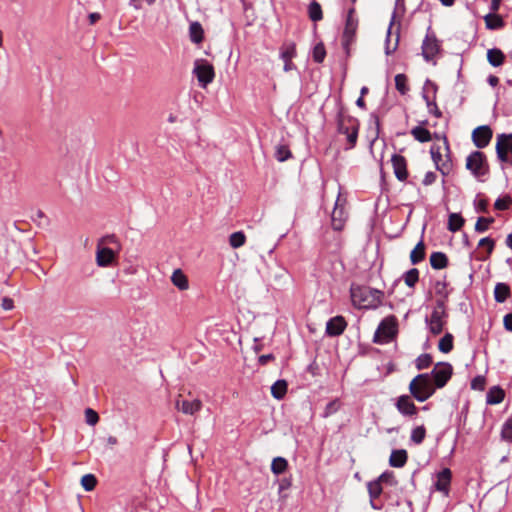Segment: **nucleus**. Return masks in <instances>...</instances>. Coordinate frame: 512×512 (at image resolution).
Listing matches in <instances>:
<instances>
[{
	"mask_svg": "<svg viewBox=\"0 0 512 512\" xmlns=\"http://www.w3.org/2000/svg\"><path fill=\"white\" fill-rule=\"evenodd\" d=\"M350 297L352 304L357 309H377L383 303L384 292L363 285H354L350 287Z\"/></svg>",
	"mask_w": 512,
	"mask_h": 512,
	"instance_id": "f257e3e1",
	"label": "nucleus"
},
{
	"mask_svg": "<svg viewBox=\"0 0 512 512\" xmlns=\"http://www.w3.org/2000/svg\"><path fill=\"white\" fill-rule=\"evenodd\" d=\"M336 123L338 133L346 135L348 142L346 149L354 148L358 139L359 122L356 118L346 114V109L341 103L338 104Z\"/></svg>",
	"mask_w": 512,
	"mask_h": 512,
	"instance_id": "f03ea898",
	"label": "nucleus"
},
{
	"mask_svg": "<svg viewBox=\"0 0 512 512\" xmlns=\"http://www.w3.org/2000/svg\"><path fill=\"white\" fill-rule=\"evenodd\" d=\"M436 391L433 380L428 373H421L415 376L409 384V392L418 402H425Z\"/></svg>",
	"mask_w": 512,
	"mask_h": 512,
	"instance_id": "7ed1b4c3",
	"label": "nucleus"
},
{
	"mask_svg": "<svg viewBox=\"0 0 512 512\" xmlns=\"http://www.w3.org/2000/svg\"><path fill=\"white\" fill-rule=\"evenodd\" d=\"M466 169L479 180L486 176L489 173L486 155L481 151L471 152L466 159Z\"/></svg>",
	"mask_w": 512,
	"mask_h": 512,
	"instance_id": "20e7f679",
	"label": "nucleus"
},
{
	"mask_svg": "<svg viewBox=\"0 0 512 512\" xmlns=\"http://www.w3.org/2000/svg\"><path fill=\"white\" fill-rule=\"evenodd\" d=\"M355 9L350 8L347 13L345 27L342 34V46L348 56L350 54V45L355 41L358 27V19L354 16Z\"/></svg>",
	"mask_w": 512,
	"mask_h": 512,
	"instance_id": "39448f33",
	"label": "nucleus"
},
{
	"mask_svg": "<svg viewBox=\"0 0 512 512\" xmlns=\"http://www.w3.org/2000/svg\"><path fill=\"white\" fill-rule=\"evenodd\" d=\"M429 374L433 380L434 388L440 389L451 379L453 367L448 362H438Z\"/></svg>",
	"mask_w": 512,
	"mask_h": 512,
	"instance_id": "423d86ee",
	"label": "nucleus"
},
{
	"mask_svg": "<svg viewBox=\"0 0 512 512\" xmlns=\"http://www.w3.org/2000/svg\"><path fill=\"white\" fill-rule=\"evenodd\" d=\"M193 73L195 74L199 85L203 88L210 84L215 76L213 66L205 60L195 61Z\"/></svg>",
	"mask_w": 512,
	"mask_h": 512,
	"instance_id": "0eeeda50",
	"label": "nucleus"
},
{
	"mask_svg": "<svg viewBox=\"0 0 512 512\" xmlns=\"http://www.w3.org/2000/svg\"><path fill=\"white\" fill-rule=\"evenodd\" d=\"M422 56L426 62L434 60L435 56L440 51V44L435 34L428 28L426 36L422 42Z\"/></svg>",
	"mask_w": 512,
	"mask_h": 512,
	"instance_id": "6e6552de",
	"label": "nucleus"
},
{
	"mask_svg": "<svg viewBox=\"0 0 512 512\" xmlns=\"http://www.w3.org/2000/svg\"><path fill=\"white\" fill-rule=\"evenodd\" d=\"M496 155L500 162H508L509 154L512 155V133L497 135Z\"/></svg>",
	"mask_w": 512,
	"mask_h": 512,
	"instance_id": "1a4fd4ad",
	"label": "nucleus"
},
{
	"mask_svg": "<svg viewBox=\"0 0 512 512\" xmlns=\"http://www.w3.org/2000/svg\"><path fill=\"white\" fill-rule=\"evenodd\" d=\"M492 136V129L488 125H482L473 130L472 141L477 148L483 149L489 145Z\"/></svg>",
	"mask_w": 512,
	"mask_h": 512,
	"instance_id": "9d476101",
	"label": "nucleus"
},
{
	"mask_svg": "<svg viewBox=\"0 0 512 512\" xmlns=\"http://www.w3.org/2000/svg\"><path fill=\"white\" fill-rule=\"evenodd\" d=\"M395 406L398 412L405 417H412L417 414V407L409 395H401L397 398Z\"/></svg>",
	"mask_w": 512,
	"mask_h": 512,
	"instance_id": "9b49d317",
	"label": "nucleus"
},
{
	"mask_svg": "<svg viewBox=\"0 0 512 512\" xmlns=\"http://www.w3.org/2000/svg\"><path fill=\"white\" fill-rule=\"evenodd\" d=\"M347 327V322L343 316L330 318L326 323V335L336 337L341 335Z\"/></svg>",
	"mask_w": 512,
	"mask_h": 512,
	"instance_id": "f8f14e48",
	"label": "nucleus"
},
{
	"mask_svg": "<svg viewBox=\"0 0 512 512\" xmlns=\"http://www.w3.org/2000/svg\"><path fill=\"white\" fill-rule=\"evenodd\" d=\"M391 162L395 177L401 182L406 181L408 178V171L405 157L399 154H393Z\"/></svg>",
	"mask_w": 512,
	"mask_h": 512,
	"instance_id": "ddd939ff",
	"label": "nucleus"
},
{
	"mask_svg": "<svg viewBox=\"0 0 512 512\" xmlns=\"http://www.w3.org/2000/svg\"><path fill=\"white\" fill-rule=\"evenodd\" d=\"M447 314H440L438 312L432 311L431 316L426 317L425 322L428 325L429 331L433 335H439L442 333L444 325L446 323L445 318Z\"/></svg>",
	"mask_w": 512,
	"mask_h": 512,
	"instance_id": "4468645a",
	"label": "nucleus"
},
{
	"mask_svg": "<svg viewBox=\"0 0 512 512\" xmlns=\"http://www.w3.org/2000/svg\"><path fill=\"white\" fill-rule=\"evenodd\" d=\"M452 473L449 468H443L437 473V480L434 487L437 491L442 492L445 496L449 495Z\"/></svg>",
	"mask_w": 512,
	"mask_h": 512,
	"instance_id": "2eb2a0df",
	"label": "nucleus"
},
{
	"mask_svg": "<svg viewBox=\"0 0 512 512\" xmlns=\"http://www.w3.org/2000/svg\"><path fill=\"white\" fill-rule=\"evenodd\" d=\"M296 56V46L294 43L286 44L281 48L280 58L284 61L283 70L289 72L296 68L292 59Z\"/></svg>",
	"mask_w": 512,
	"mask_h": 512,
	"instance_id": "dca6fc26",
	"label": "nucleus"
},
{
	"mask_svg": "<svg viewBox=\"0 0 512 512\" xmlns=\"http://www.w3.org/2000/svg\"><path fill=\"white\" fill-rule=\"evenodd\" d=\"M177 410L181 411L186 415H194L202 408V402L199 399H194L192 401L189 400H177L176 401Z\"/></svg>",
	"mask_w": 512,
	"mask_h": 512,
	"instance_id": "f3484780",
	"label": "nucleus"
},
{
	"mask_svg": "<svg viewBox=\"0 0 512 512\" xmlns=\"http://www.w3.org/2000/svg\"><path fill=\"white\" fill-rule=\"evenodd\" d=\"M114 252L108 247H97L96 261L100 267L109 266L114 260Z\"/></svg>",
	"mask_w": 512,
	"mask_h": 512,
	"instance_id": "a211bd4d",
	"label": "nucleus"
},
{
	"mask_svg": "<svg viewBox=\"0 0 512 512\" xmlns=\"http://www.w3.org/2000/svg\"><path fill=\"white\" fill-rule=\"evenodd\" d=\"M408 459L407 451L404 449H397L393 450L391 452L390 458H389V464L392 467L395 468H401L403 467Z\"/></svg>",
	"mask_w": 512,
	"mask_h": 512,
	"instance_id": "6ab92c4d",
	"label": "nucleus"
},
{
	"mask_svg": "<svg viewBox=\"0 0 512 512\" xmlns=\"http://www.w3.org/2000/svg\"><path fill=\"white\" fill-rule=\"evenodd\" d=\"M511 294V290L508 284L498 282L494 288V299L498 303H504Z\"/></svg>",
	"mask_w": 512,
	"mask_h": 512,
	"instance_id": "aec40b11",
	"label": "nucleus"
},
{
	"mask_svg": "<svg viewBox=\"0 0 512 512\" xmlns=\"http://www.w3.org/2000/svg\"><path fill=\"white\" fill-rule=\"evenodd\" d=\"M504 397V390L499 386H493L486 394V403L489 405H496L501 403Z\"/></svg>",
	"mask_w": 512,
	"mask_h": 512,
	"instance_id": "412c9836",
	"label": "nucleus"
},
{
	"mask_svg": "<svg viewBox=\"0 0 512 512\" xmlns=\"http://www.w3.org/2000/svg\"><path fill=\"white\" fill-rule=\"evenodd\" d=\"M448 262V257L443 252H433L430 255V265L433 269H444L448 266Z\"/></svg>",
	"mask_w": 512,
	"mask_h": 512,
	"instance_id": "4be33fe9",
	"label": "nucleus"
},
{
	"mask_svg": "<svg viewBox=\"0 0 512 512\" xmlns=\"http://www.w3.org/2000/svg\"><path fill=\"white\" fill-rule=\"evenodd\" d=\"M171 281L179 290L184 291L189 288V282L186 275L180 269H176L171 276Z\"/></svg>",
	"mask_w": 512,
	"mask_h": 512,
	"instance_id": "5701e85b",
	"label": "nucleus"
},
{
	"mask_svg": "<svg viewBox=\"0 0 512 512\" xmlns=\"http://www.w3.org/2000/svg\"><path fill=\"white\" fill-rule=\"evenodd\" d=\"M505 59L504 53L498 48H492L487 51V60L493 67H499Z\"/></svg>",
	"mask_w": 512,
	"mask_h": 512,
	"instance_id": "b1692460",
	"label": "nucleus"
},
{
	"mask_svg": "<svg viewBox=\"0 0 512 512\" xmlns=\"http://www.w3.org/2000/svg\"><path fill=\"white\" fill-rule=\"evenodd\" d=\"M189 36H190V40L193 43L199 44L203 41L204 30L202 28V25L199 22L195 21L190 24Z\"/></svg>",
	"mask_w": 512,
	"mask_h": 512,
	"instance_id": "393cba45",
	"label": "nucleus"
},
{
	"mask_svg": "<svg viewBox=\"0 0 512 512\" xmlns=\"http://www.w3.org/2000/svg\"><path fill=\"white\" fill-rule=\"evenodd\" d=\"M425 259V244L421 239L410 253V261L413 265L419 264Z\"/></svg>",
	"mask_w": 512,
	"mask_h": 512,
	"instance_id": "a878e982",
	"label": "nucleus"
},
{
	"mask_svg": "<svg viewBox=\"0 0 512 512\" xmlns=\"http://www.w3.org/2000/svg\"><path fill=\"white\" fill-rule=\"evenodd\" d=\"M332 226L334 230H341L344 225L345 217L344 210L338 207L337 202L335 203V207L332 211L331 215Z\"/></svg>",
	"mask_w": 512,
	"mask_h": 512,
	"instance_id": "bb28decb",
	"label": "nucleus"
},
{
	"mask_svg": "<svg viewBox=\"0 0 512 512\" xmlns=\"http://www.w3.org/2000/svg\"><path fill=\"white\" fill-rule=\"evenodd\" d=\"M411 135L420 143H426L432 140L430 131L420 125L411 129Z\"/></svg>",
	"mask_w": 512,
	"mask_h": 512,
	"instance_id": "cd10ccee",
	"label": "nucleus"
},
{
	"mask_svg": "<svg viewBox=\"0 0 512 512\" xmlns=\"http://www.w3.org/2000/svg\"><path fill=\"white\" fill-rule=\"evenodd\" d=\"M286 392L287 382L285 380H277L271 386V394L277 400H281L285 396Z\"/></svg>",
	"mask_w": 512,
	"mask_h": 512,
	"instance_id": "c85d7f7f",
	"label": "nucleus"
},
{
	"mask_svg": "<svg viewBox=\"0 0 512 512\" xmlns=\"http://www.w3.org/2000/svg\"><path fill=\"white\" fill-rule=\"evenodd\" d=\"M464 225V218L458 213H451L448 218L447 228L451 232H456Z\"/></svg>",
	"mask_w": 512,
	"mask_h": 512,
	"instance_id": "c756f323",
	"label": "nucleus"
},
{
	"mask_svg": "<svg viewBox=\"0 0 512 512\" xmlns=\"http://www.w3.org/2000/svg\"><path fill=\"white\" fill-rule=\"evenodd\" d=\"M394 19H395V13L392 16L390 25H389L388 30H387L386 44H385V54L386 55H391L392 53H394L396 51L397 47H398V44H399V31H397V36H396V39H395L394 46L390 47L391 28H392V25L394 23Z\"/></svg>",
	"mask_w": 512,
	"mask_h": 512,
	"instance_id": "7c9ffc66",
	"label": "nucleus"
},
{
	"mask_svg": "<svg viewBox=\"0 0 512 512\" xmlns=\"http://www.w3.org/2000/svg\"><path fill=\"white\" fill-rule=\"evenodd\" d=\"M308 15L313 22H318L323 18L321 5L317 1H312L308 6Z\"/></svg>",
	"mask_w": 512,
	"mask_h": 512,
	"instance_id": "2f4dec72",
	"label": "nucleus"
},
{
	"mask_svg": "<svg viewBox=\"0 0 512 512\" xmlns=\"http://www.w3.org/2000/svg\"><path fill=\"white\" fill-rule=\"evenodd\" d=\"M288 467V461L283 457H275L271 463V471L275 475H280L286 471Z\"/></svg>",
	"mask_w": 512,
	"mask_h": 512,
	"instance_id": "473e14b6",
	"label": "nucleus"
},
{
	"mask_svg": "<svg viewBox=\"0 0 512 512\" xmlns=\"http://www.w3.org/2000/svg\"><path fill=\"white\" fill-rule=\"evenodd\" d=\"M402 278L409 288H413L419 281V270L417 268H411L403 274Z\"/></svg>",
	"mask_w": 512,
	"mask_h": 512,
	"instance_id": "72a5a7b5",
	"label": "nucleus"
},
{
	"mask_svg": "<svg viewBox=\"0 0 512 512\" xmlns=\"http://www.w3.org/2000/svg\"><path fill=\"white\" fill-rule=\"evenodd\" d=\"M484 19L488 29H499L504 25L503 19L497 14L490 13Z\"/></svg>",
	"mask_w": 512,
	"mask_h": 512,
	"instance_id": "f704fd0d",
	"label": "nucleus"
},
{
	"mask_svg": "<svg viewBox=\"0 0 512 512\" xmlns=\"http://www.w3.org/2000/svg\"><path fill=\"white\" fill-rule=\"evenodd\" d=\"M438 349L442 353H449L453 349V335L446 333L438 343Z\"/></svg>",
	"mask_w": 512,
	"mask_h": 512,
	"instance_id": "c9c22d12",
	"label": "nucleus"
},
{
	"mask_svg": "<svg viewBox=\"0 0 512 512\" xmlns=\"http://www.w3.org/2000/svg\"><path fill=\"white\" fill-rule=\"evenodd\" d=\"M425 436H426V429L423 425H421V426L414 428L411 431L410 440L414 444L419 445L424 441Z\"/></svg>",
	"mask_w": 512,
	"mask_h": 512,
	"instance_id": "e433bc0d",
	"label": "nucleus"
},
{
	"mask_svg": "<svg viewBox=\"0 0 512 512\" xmlns=\"http://www.w3.org/2000/svg\"><path fill=\"white\" fill-rule=\"evenodd\" d=\"M395 87L401 95H405L408 92L409 87L407 85V77L405 74L400 73L395 76Z\"/></svg>",
	"mask_w": 512,
	"mask_h": 512,
	"instance_id": "4c0bfd02",
	"label": "nucleus"
},
{
	"mask_svg": "<svg viewBox=\"0 0 512 512\" xmlns=\"http://www.w3.org/2000/svg\"><path fill=\"white\" fill-rule=\"evenodd\" d=\"M367 489L371 500L377 499L382 493V485L380 484V481H377V479L368 482Z\"/></svg>",
	"mask_w": 512,
	"mask_h": 512,
	"instance_id": "58836bf2",
	"label": "nucleus"
},
{
	"mask_svg": "<svg viewBox=\"0 0 512 512\" xmlns=\"http://www.w3.org/2000/svg\"><path fill=\"white\" fill-rule=\"evenodd\" d=\"M246 236L242 231L234 232L229 237V243L233 248H239L245 244Z\"/></svg>",
	"mask_w": 512,
	"mask_h": 512,
	"instance_id": "ea45409f",
	"label": "nucleus"
},
{
	"mask_svg": "<svg viewBox=\"0 0 512 512\" xmlns=\"http://www.w3.org/2000/svg\"><path fill=\"white\" fill-rule=\"evenodd\" d=\"M501 438L506 442L512 443V416L509 417L502 425Z\"/></svg>",
	"mask_w": 512,
	"mask_h": 512,
	"instance_id": "a19ab883",
	"label": "nucleus"
},
{
	"mask_svg": "<svg viewBox=\"0 0 512 512\" xmlns=\"http://www.w3.org/2000/svg\"><path fill=\"white\" fill-rule=\"evenodd\" d=\"M493 222L494 218L492 217H479L475 224V231L478 233L486 232Z\"/></svg>",
	"mask_w": 512,
	"mask_h": 512,
	"instance_id": "79ce46f5",
	"label": "nucleus"
},
{
	"mask_svg": "<svg viewBox=\"0 0 512 512\" xmlns=\"http://www.w3.org/2000/svg\"><path fill=\"white\" fill-rule=\"evenodd\" d=\"M432 356L428 353L419 355L415 360V366L418 370L428 368L432 364Z\"/></svg>",
	"mask_w": 512,
	"mask_h": 512,
	"instance_id": "37998d69",
	"label": "nucleus"
},
{
	"mask_svg": "<svg viewBox=\"0 0 512 512\" xmlns=\"http://www.w3.org/2000/svg\"><path fill=\"white\" fill-rule=\"evenodd\" d=\"M340 401L338 399H334L326 404L324 411L322 413L323 418H327L333 414H335L340 409Z\"/></svg>",
	"mask_w": 512,
	"mask_h": 512,
	"instance_id": "c03bdc74",
	"label": "nucleus"
},
{
	"mask_svg": "<svg viewBox=\"0 0 512 512\" xmlns=\"http://www.w3.org/2000/svg\"><path fill=\"white\" fill-rule=\"evenodd\" d=\"M326 56V50L323 43H318L313 49V60L316 63H322Z\"/></svg>",
	"mask_w": 512,
	"mask_h": 512,
	"instance_id": "a18cd8bd",
	"label": "nucleus"
},
{
	"mask_svg": "<svg viewBox=\"0 0 512 512\" xmlns=\"http://www.w3.org/2000/svg\"><path fill=\"white\" fill-rule=\"evenodd\" d=\"M97 484V479L93 474H86L81 479V485L85 491H92Z\"/></svg>",
	"mask_w": 512,
	"mask_h": 512,
	"instance_id": "49530a36",
	"label": "nucleus"
},
{
	"mask_svg": "<svg viewBox=\"0 0 512 512\" xmlns=\"http://www.w3.org/2000/svg\"><path fill=\"white\" fill-rule=\"evenodd\" d=\"M511 204H512V198L510 196L506 195L502 198L501 197L497 198L494 203V207L496 210L505 211L510 208Z\"/></svg>",
	"mask_w": 512,
	"mask_h": 512,
	"instance_id": "de8ad7c7",
	"label": "nucleus"
},
{
	"mask_svg": "<svg viewBox=\"0 0 512 512\" xmlns=\"http://www.w3.org/2000/svg\"><path fill=\"white\" fill-rule=\"evenodd\" d=\"M291 156H292L291 151L289 150V148L287 146H285V145L277 146L276 152H275V158L279 162H284L287 159H289Z\"/></svg>",
	"mask_w": 512,
	"mask_h": 512,
	"instance_id": "09e8293b",
	"label": "nucleus"
},
{
	"mask_svg": "<svg viewBox=\"0 0 512 512\" xmlns=\"http://www.w3.org/2000/svg\"><path fill=\"white\" fill-rule=\"evenodd\" d=\"M377 481H380V484H386L390 486H396L398 484V481L396 480L393 472L386 471L382 473L378 478Z\"/></svg>",
	"mask_w": 512,
	"mask_h": 512,
	"instance_id": "8fccbe9b",
	"label": "nucleus"
},
{
	"mask_svg": "<svg viewBox=\"0 0 512 512\" xmlns=\"http://www.w3.org/2000/svg\"><path fill=\"white\" fill-rule=\"evenodd\" d=\"M435 293L438 297H442L444 299H448L449 291L447 290V284L445 281H436L435 283Z\"/></svg>",
	"mask_w": 512,
	"mask_h": 512,
	"instance_id": "3c124183",
	"label": "nucleus"
},
{
	"mask_svg": "<svg viewBox=\"0 0 512 512\" xmlns=\"http://www.w3.org/2000/svg\"><path fill=\"white\" fill-rule=\"evenodd\" d=\"M85 416H86V422L89 425H95L99 420L98 414L91 408L86 409Z\"/></svg>",
	"mask_w": 512,
	"mask_h": 512,
	"instance_id": "603ef678",
	"label": "nucleus"
},
{
	"mask_svg": "<svg viewBox=\"0 0 512 512\" xmlns=\"http://www.w3.org/2000/svg\"><path fill=\"white\" fill-rule=\"evenodd\" d=\"M451 168H452V164L450 162V160H446V161H443V162H440V164H438L436 166V169L443 175V176H447L450 171H451Z\"/></svg>",
	"mask_w": 512,
	"mask_h": 512,
	"instance_id": "864d4df0",
	"label": "nucleus"
},
{
	"mask_svg": "<svg viewBox=\"0 0 512 512\" xmlns=\"http://www.w3.org/2000/svg\"><path fill=\"white\" fill-rule=\"evenodd\" d=\"M478 245L480 247H487L488 254H491L495 246V241L490 237H484L480 239Z\"/></svg>",
	"mask_w": 512,
	"mask_h": 512,
	"instance_id": "5fc2aeb1",
	"label": "nucleus"
},
{
	"mask_svg": "<svg viewBox=\"0 0 512 512\" xmlns=\"http://www.w3.org/2000/svg\"><path fill=\"white\" fill-rule=\"evenodd\" d=\"M474 205L475 210L479 213H486L488 211V201L486 199H476Z\"/></svg>",
	"mask_w": 512,
	"mask_h": 512,
	"instance_id": "6e6d98bb",
	"label": "nucleus"
},
{
	"mask_svg": "<svg viewBox=\"0 0 512 512\" xmlns=\"http://www.w3.org/2000/svg\"><path fill=\"white\" fill-rule=\"evenodd\" d=\"M485 385V378L483 376H476L471 381V388L475 390H483Z\"/></svg>",
	"mask_w": 512,
	"mask_h": 512,
	"instance_id": "4d7b16f0",
	"label": "nucleus"
},
{
	"mask_svg": "<svg viewBox=\"0 0 512 512\" xmlns=\"http://www.w3.org/2000/svg\"><path fill=\"white\" fill-rule=\"evenodd\" d=\"M448 299H444L442 297H439L436 300V306L433 311L438 312L440 314H447L446 313V302Z\"/></svg>",
	"mask_w": 512,
	"mask_h": 512,
	"instance_id": "13d9d810",
	"label": "nucleus"
},
{
	"mask_svg": "<svg viewBox=\"0 0 512 512\" xmlns=\"http://www.w3.org/2000/svg\"><path fill=\"white\" fill-rule=\"evenodd\" d=\"M430 153H431V158H432L433 162L435 163V166H437L438 164H440V162H442V155L440 153L439 147H437V148L431 147Z\"/></svg>",
	"mask_w": 512,
	"mask_h": 512,
	"instance_id": "bf43d9fd",
	"label": "nucleus"
},
{
	"mask_svg": "<svg viewBox=\"0 0 512 512\" xmlns=\"http://www.w3.org/2000/svg\"><path fill=\"white\" fill-rule=\"evenodd\" d=\"M428 112L432 115H434L436 118L442 117V112L438 108L436 102H428Z\"/></svg>",
	"mask_w": 512,
	"mask_h": 512,
	"instance_id": "052dcab7",
	"label": "nucleus"
},
{
	"mask_svg": "<svg viewBox=\"0 0 512 512\" xmlns=\"http://www.w3.org/2000/svg\"><path fill=\"white\" fill-rule=\"evenodd\" d=\"M437 175L435 172L429 171L425 174L423 184L425 186L432 185L436 181Z\"/></svg>",
	"mask_w": 512,
	"mask_h": 512,
	"instance_id": "680f3d73",
	"label": "nucleus"
},
{
	"mask_svg": "<svg viewBox=\"0 0 512 512\" xmlns=\"http://www.w3.org/2000/svg\"><path fill=\"white\" fill-rule=\"evenodd\" d=\"M291 487V479L290 478H282L279 483V492L287 490Z\"/></svg>",
	"mask_w": 512,
	"mask_h": 512,
	"instance_id": "e2e57ef3",
	"label": "nucleus"
},
{
	"mask_svg": "<svg viewBox=\"0 0 512 512\" xmlns=\"http://www.w3.org/2000/svg\"><path fill=\"white\" fill-rule=\"evenodd\" d=\"M503 324L506 330L512 332V313L504 316Z\"/></svg>",
	"mask_w": 512,
	"mask_h": 512,
	"instance_id": "0e129e2a",
	"label": "nucleus"
},
{
	"mask_svg": "<svg viewBox=\"0 0 512 512\" xmlns=\"http://www.w3.org/2000/svg\"><path fill=\"white\" fill-rule=\"evenodd\" d=\"M2 308L4 310H11L13 309L14 307V302L11 298H8V297H4L2 299V304H1Z\"/></svg>",
	"mask_w": 512,
	"mask_h": 512,
	"instance_id": "69168bd1",
	"label": "nucleus"
},
{
	"mask_svg": "<svg viewBox=\"0 0 512 512\" xmlns=\"http://www.w3.org/2000/svg\"><path fill=\"white\" fill-rule=\"evenodd\" d=\"M89 24L94 25L98 20L101 19V14L97 12L90 13L88 16Z\"/></svg>",
	"mask_w": 512,
	"mask_h": 512,
	"instance_id": "338daca9",
	"label": "nucleus"
},
{
	"mask_svg": "<svg viewBox=\"0 0 512 512\" xmlns=\"http://www.w3.org/2000/svg\"><path fill=\"white\" fill-rule=\"evenodd\" d=\"M274 359V356L272 354H265V355H261L258 359L259 363L261 365H265L267 364L270 360H273Z\"/></svg>",
	"mask_w": 512,
	"mask_h": 512,
	"instance_id": "774afa93",
	"label": "nucleus"
}]
</instances>
